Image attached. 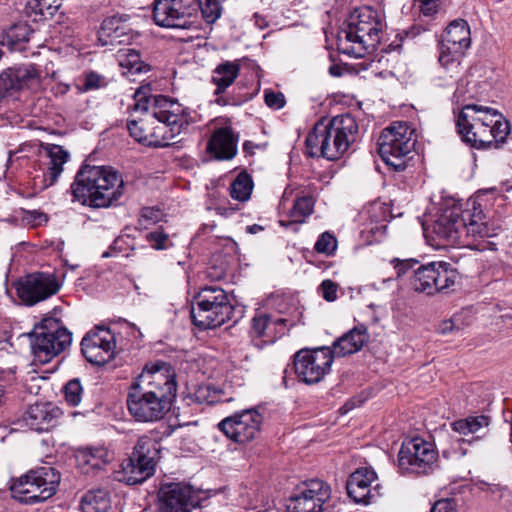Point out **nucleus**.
Wrapping results in <instances>:
<instances>
[{"label":"nucleus","mask_w":512,"mask_h":512,"mask_svg":"<svg viewBox=\"0 0 512 512\" xmlns=\"http://www.w3.org/2000/svg\"><path fill=\"white\" fill-rule=\"evenodd\" d=\"M149 91L148 86H142L134 93L133 110L145 115L131 120L127 128L137 142L145 146L165 147L176 136L186 133L194 119L178 101L163 95L148 96Z\"/></svg>","instance_id":"obj_1"},{"label":"nucleus","mask_w":512,"mask_h":512,"mask_svg":"<svg viewBox=\"0 0 512 512\" xmlns=\"http://www.w3.org/2000/svg\"><path fill=\"white\" fill-rule=\"evenodd\" d=\"M480 197L469 198L464 206L458 204L441 207L432 223L434 239L438 245H458L473 250L493 249L489 239L498 234L499 227L490 224Z\"/></svg>","instance_id":"obj_2"},{"label":"nucleus","mask_w":512,"mask_h":512,"mask_svg":"<svg viewBox=\"0 0 512 512\" xmlns=\"http://www.w3.org/2000/svg\"><path fill=\"white\" fill-rule=\"evenodd\" d=\"M172 366L164 361L145 365L131 383L127 408L137 422L152 423L165 417L176 397L177 384Z\"/></svg>","instance_id":"obj_3"},{"label":"nucleus","mask_w":512,"mask_h":512,"mask_svg":"<svg viewBox=\"0 0 512 512\" xmlns=\"http://www.w3.org/2000/svg\"><path fill=\"white\" fill-rule=\"evenodd\" d=\"M455 124L462 141L479 150L500 148L511 132L510 122L502 113L477 104L463 105Z\"/></svg>","instance_id":"obj_4"},{"label":"nucleus","mask_w":512,"mask_h":512,"mask_svg":"<svg viewBox=\"0 0 512 512\" xmlns=\"http://www.w3.org/2000/svg\"><path fill=\"white\" fill-rule=\"evenodd\" d=\"M124 181L111 167L83 165L70 187L73 202L92 208H107L123 195Z\"/></svg>","instance_id":"obj_5"},{"label":"nucleus","mask_w":512,"mask_h":512,"mask_svg":"<svg viewBox=\"0 0 512 512\" xmlns=\"http://www.w3.org/2000/svg\"><path fill=\"white\" fill-rule=\"evenodd\" d=\"M358 124L351 114L337 115L329 121L317 122L306 137V151L310 157L334 161L341 158L356 142Z\"/></svg>","instance_id":"obj_6"},{"label":"nucleus","mask_w":512,"mask_h":512,"mask_svg":"<svg viewBox=\"0 0 512 512\" xmlns=\"http://www.w3.org/2000/svg\"><path fill=\"white\" fill-rule=\"evenodd\" d=\"M382 27L377 11L370 7L355 9L338 31L339 52L355 58L364 57L379 44Z\"/></svg>","instance_id":"obj_7"},{"label":"nucleus","mask_w":512,"mask_h":512,"mask_svg":"<svg viewBox=\"0 0 512 512\" xmlns=\"http://www.w3.org/2000/svg\"><path fill=\"white\" fill-rule=\"evenodd\" d=\"M221 10L219 0H155L153 19L161 27L188 29L199 12L207 23H214Z\"/></svg>","instance_id":"obj_8"},{"label":"nucleus","mask_w":512,"mask_h":512,"mask_svg":"<svg viewBox=\"0 0 512 512\" xmlns=\"http://www.w3.org/2000/svg\"><path fill=\"white\" fill-rule=\"evenodd\" d=\"M27 153L37 156L34 161L35 175L32 177L33 187L36 190L43 191L54 185L61 173L63 166L69 159V153L62 146L56 144H23L16 151H9L7 166H11L15 161L28 157Z\"/></svg>","instance_id":"obj_9"},{"label":"nucleus","mask_w":512,"mask_h":512,"mask_svg":"<svg viewBox=\"0 0 512 512\" xmlns=\"http://www.w3.org/2000/svg\"><path fill=\"white\" fill-rule=\"evenodd\" d=\"M60 480V473L55 468L38 467L12 480L11 496L25 505L44 503L56 494Z\"/></svg>","instance_id":"obj_10"},{"label":"nucleus","mask_w":512,"mask_h":512,"mask_svg":"<svg viewBox=\"0 0 512 512\" xmlns=\"http://www.w3.org/2000/svg\"><path fill=\"white\" fill-rule=\"evenodd\" d=\"M234 307L227 293L218 286H206L195 296L191 318L200 329H214L232 319Z\"/></svg>","instance_id":"obj_11"},{"label":"nucleus","mask_w":512,"mask_h":512,"mask_svg":"<svg viewBox=\"0 0 512 512\" xmlns=\"http://www.w3.org/2000/svg\"><path fill=\"white\" fill-rule=\"evenodd\" d=\"M72 341L71 333L55 318H45L30 334L34 363L46 364L66 350Z\"/></svg>","instance_id":"obj_12"},{"label":"nucleus","mask_w":512,"mask_h":512,"mask_svg":"<svg viewBox=\"0 0 512 512\" xmlns=\"http://www.w3.org/2000/svg\"><path fill=\"white\" fill-rule=\"evenodd\" d=\"M416 143L414 130L407 122H394L385 128L378 139V152L382 160L395 171L407 167V155Z\"/></svg>","instance_id":"obj_13"},{"label":"nucleus","mask_w":512,"mask_h":512,"mask_svg":"<svg viewBox=\"0 0 512 512\" xmlns=\"http://www.w3.org/2000/svg\"><path fill=\"white\" fill-rule=\"evenodd\" d=\"M459 274L449 263L438 261L419 265L410 276L411 288L420 293L434 295L453 290Z\"/></svg>","instance_id":"obj_14"},{"label":"nucleus","mask_w":512,"mask_h":512,"mask_svg":"<svg viewBox=\"0 0 512 512\" xmlns=\"http://www.w3.org/2000/svg\"><path fill=\"white\" fill-rule=\"evenodd\" d=\"M437 459L433 444L415 437L403 442L398 453V467L402 473L426 475L435 469Z\"/></svg>","instance_id":"obj_15"},{"label":"nucleus","mask_w":512,"mask_h":512,"mask_svg":"<svg viewBox=\"0 0 512 512\" xmlns=\"http://www.w3.org/2000/svg\"><path fill=\"white\" fill-rule=\"evenodd\" d=\"M159 453L157 443L148 436L140 437L132 455L123 464L125 480L129 485L142 483L155 471Z\"/></svg>","instance_id":"obj_16"},{"label":"nucleus","mask_w":512,"mask_h":512,"mask_svg":"<svg viewBox=\"0 0 512 512\" xmlns=\"http://www.w3.org/2000/svg\"><path fill=\"white\" fill-rule=\"evenodd\" d=\"M333 353L329 347L298 351L294 356L297 378L306 384H316L330 372Z\"/></svg>","instance_id":"obj_17"},{"label":"nucleus","mask_w":512,"mask_h":512,"mask_svg":"<svg viewBox=\"0 0 512 512\" xmlns=\"http://www.w3.org/2000/svg\"><path fill=\"white\" fill-rule=\"evenodd\" d=\"M62 280L56 273L35 272L19 280L16 290L19 298L32 306L56 295L62 287Z\"/></svg>","instance_id":"obj_18"},{"label":"nucleus","mask_w":512,"mask_h":512,"mask_svg":"<svg viewBox=\"0 0 512 512\" xmlns=\"http://www.w3.org/2000/svg\"><path fill=\"white\" fill-rule=\"evenodd\" d=\"M262 423L263 416L256 409H246L224 418L218 428L230 440L245 444L260 434Z\"/></svg>","instance_id":"obj_19"},{"label":"nucleus","mask_w":512,"mask_h":512,"mask_svg":"<svg viewBox=\"0 0 512 512\" xmlns=\"http://www.w3.org/2000/svg\"><path fill=\"white\" fill-rule=\"evenodd\" d=\"M199 505V497L190 485L169 483L160 488V512H192Z\"/></svg>","instance_id":"obj_20"},{"label":"nucleus","mask_w":512,"mask_h":512,"mask_svg":"<svg viewBox=\"0 0 512 512\" xmlns=\"http://www.w3.org/2000/svg\"><path fill=\"white\" fill-rule=\"evenodd\" d=\"M347 493L356 503L370 504L382 495L374 470L361 467L353 472L347 481Z\"/></svg>","instance_id":"obj_21"},{"label":"nucleus","mask_w":512,"mask_h":512,"mask_svg":"<svg viewBox=\"0 0 512 512\" xmlns=\"http://www.w3.org/2000/svg\"><path fill=\"white\" fill-rule=\"evenodd\" d=\"M330 494V487L322 480H310L300 494L290 498L287 512H322Z\"/></svg>","instance_id":"obj_22"},{"label":"nucleus","mask_w":512,"mask_h":512,"mask_svg":"<svg viewBox=\"0 0 512 512\" xmlns=\"http://www.w3.org/2000/svg\"><path fill=\"white\" fill-rule=\"evenodd\" d=\"M40 72L33 64L7 68L0 74V98L35 87L39 84Z\"/></svg>","instance_id":"obj_23"},{"label":"nucleus","mask_w":512,"mask_h":512,"mask_svg":"<svg viewBox=\"0 0 512 512\" xmlns=\"http://www.w3.org/2000/svg\"><path fill=\"white\" fill-rule=\"evenodd\" d=\"M114 335L109 329L98 328L87 333L81 341V351L92 364L104 365L113 356Z\"/></svg>","instance_id":"obj_24"},{"label":"nucleus","mask_w":512,"mask_h":512,"mask_svg":"<svg viewBox=\"0 0 512 512\" xmlns=\"http://www.w3.org/2000/svg\"><path fill=\"white\" fill-rule=\"evenodd\" d=\"M61 414V410L52 403H36L23 414L22 422L30 430L48 431L57 424Z\"/></svg>","instance_id":"obj_25"},{"label":"nucleus","mask_w":512,"mask_h":512,"mask_svg":"<svg viewBox=\"0 0 512 512\" xmlns=\"http://www.w3.org/2000/svg\"><path fill=\"white\" fill-rule=\"evenodd\" d=\"M238 136L231 127L216 129L211 135L207 150L217 160H230L237 154Z\"/></svg>","instance_id":"obj_26"},{"label":"nucleus","mask_w":512,"mask_h":512,"mask_svg":"<svg viewBox=\"0 0 512 512\" xmlns=\"http://www.w3.org/2000/svg\"><path fill=\"white\" fill-rule=\"evenodd\" d=\"M113 458V453L104 446L83 447L76 451L77 465L86 474L102 470Z\"/></svg>","instance_id":"obj_27"},{"label":"nucleus","mask_w":512,"mask_h":512,"mask_svg":"<svg viewBox=\"0 0 512 512\" xmlns=\"http://www.w3.org/2000/svg\"><path fill=\"white\" fill-rule=\"evenodd\" d=\"M369 334L364 325H358L333 342L331 352L334 357H345L362 349L368 342Z\"/></svg>","instance_id":"obj_28"},{"label":"nucleus","mask_w":512,"mask_h":512,"mask_svg":"<svg viewBox=\"0 0 512 512\" xmlns=\"http://www.w3.org/2000/svg\"><path fill=\"white\" fill-rule=\"evenodd\" d=\"M240 72V65L237 62L225 61L219 64L212 74V83L216 85L215 95L219 96L230 87Z\"/></svg>","instance_id":"obj_29"},{"label":"nucleus","mask_w":512,"mask_h":512,"mask_svg":"<svg viewBox=\"0 0 512 512\" xmlns=\"http://www.w3.org/2000/svg\"><path fill=\"white\" fill-rule=\"evenodd\" d=\"M441 40L468 49L471 44V33L467 21L464 19L451 21L443 32Z\"/></svg>","instance_id":"obj_30"},{"label":"nucleus","mask_w":512,"mask_h":512,"mask_svg":"<svg viewBox=\"0 0 512 512\" xmlns=\"http://www.w3.org/2000/svg\"><path fill=\"white\" fill-rule=\"evenodd\" d=\"M489 424L490 418L488 416L476 415L454 421L451 423V427L453 431L461 435L482 433L476 437V439H479L484 436L488 430Z\"/></svg>","instance_id":"obj_31"},{"label":"nucleus","mask_w":512,"mask_h":512,"mask_svg":"<svg viewBox=\"0 0 512 512\" xmlns=\"http://www.w3.org/2000/svg\"><path fill=\"white\" fill-rule=\"evenodd\" d=\"M466 50L462 46L452 45V43L441 40L438 61L447 71L457 72Z\"/></svg>","instance_id":"obj_32"},{"label":"nucleus","mask_w":512,"mask_h":512,"mask_svg":"<svg viewBox=\"0 0 512 512\" xmlns=\"http://www.w3.org/2000/svg\"><path fill=\"white\" fill-rule=\"evenodd\" d=\"M33 32L30 25L25 22H18L6 31L3 42L10 50L20 52L25 49V45Z\"/></svg>","instance_id":"obj_33"},{"label":"nucleus","mask_w":512,"mask_h":512,"mask_svg":"<svg viewBox=\"0 0 512 512\" xmlns=\"http://www.w3.org/2000/svg\"><path fill=\"white\" fill-rule=\"evenodd\" d=\"M82 507L85 512H107L110 508L109 495L103 489L88 491L82 497Z\"/></svg>","instance_id":"obj_34"},{"label":"nucleus","mask_w":512,"mask_h":512,"mask_svg":"<svg viewBox=\"0 0 512 512\" xmlns=\"http://www.w3.org/2000/svg\"><path fill=\"white\" fill-rule=\"evenodd\" d=\"M252 190L253 181L247 172H240L230 184V196L240 202L249 200Z\"/></svg>","instance_id":"obj_35"},{"label":"nucleus","mask_w":512,"mask_h":512,"mask_svg":"<svg viewBox=\"0 0 512 512\" xmlns=\"http://www.w3.org/2000/svg\"><path fill=\"white\" fill-rule=\"evenodd\" d=\"M314 203V199L311 196L298 197L290 210L289 215L291 221L295 223H303L305 219L312 214Z\"/></svg>","instance_id":"obj_36"},{"label":"nucleus","mask_w":512,"mask_h":512,"mask_svg":"<svg viewBox=\"0 0 512 512\" xmlns=\"http://www.w3.org/2000/svg\"><path fill=\"white\" fill-rule=\"evenodd\" d=\"M123 32L120 30V21L116 17L106 18L100 27L99 37L106 43L120 42L119 38Z\"/></svg>","instance_id":"obj_37"},{"label":"nucleus","mask_w":512,"mask_h":512,"mask_svg":"<svg viewBox=\"0 0 512 512\" xmlns=\"http://www.w3.org/2000/svg\"><path fill=\"white\" fill-rule=\"evenodd\" d=\"M58 0H28L26 8L31 13L41 16H52L60 8Z\"/></svg>","instance_id":"obj_38"},{"label":"nucleus","mask_w":512,"mask_h":512,"mask_svg":"<svg viewBox=\"0 0 512 512\" xmlns=\"http://www.w3.org/2000/svg\"><path fill=\"white\" fill-rule=\"evenodd\" d=\"M475 86L476 83L474 81H470L467 78L461 79L457 84L456 90L454 91L452 97L453 101L460 104L467 100L474 99L477 96L474 90Z\"/></svg>","instance_id":"obj_39"},{"label":"nucleus","mask_w":512,"mask_h":512,"mask_svg":"<svg viewBox=\"0 0 512 512\" xmlns=\"http://www.w3.org/2000/svg\"><path fill=\"white\" fill-rule=\"evenodd\" d=\"M188 397L196 404H213L217 401L215 391H212L209 385L201 384L189 392Z\"/></svg>","instance_id":"obj_40"},{"label":"nucleus","mask_w":512,"mask_h":512,"mask_svg":"<svg viewBox=\"0 0 512 512\" xmlns=\"http://www.w3.org/2000/svg\"><path fill=\"white\" fill-rule=\"evenodd\" d=\"M287 329V320L281 317L270 316L267 324L264 338L267 342H274L277 338L283 336Z\"/></svg>","instance_id":"obj_41"},{"label":"nucleus","mask_w":512,"mask_h":512,"mask_svg":"<svg viewBox=\"0 0 512 512\" xmlns=\"http://www.w3.org/2000/svg\"><path fill=\"white\" fill-rule=\"evenodd\" d=\"M337 248V239L334 235L329 232L322 233L317 239L314 249L318 253L325 254L327 256L332 255Z\"/></svg>","instance_id":"obj_42"},{"label":"nucleus","mask_w":512,"mask_h":512,"mask_svg":"<svg viewBox=\"0 0 512 512\" xmlns=\"http://www.w3.org/2000/svg\"><path fill=\"white\" fill-rule=\"evenodd\" d=\"M83 388L78 379L70 380L64 386L65 400L70 406H77L81 402Z\"/></svg>","instance_id":"obj_43"},{"label":"nucleus","mask_w":512,"mask_h":512,"mask_svg":"<svg viewBox=\"0 0 512 512\" xmlns=\"http://www.w3.org/2000/svg\"><path fill=\"white\" fill-rule=\"evenodd\" d=\"M270 316L271 315L261 313L259 315H256L252 319V325H251V331H250L252 336L258 337V338L264 337Z\"/></svg>","instance_id":"obj_44"},{"label":"nucleus","mask_w":512,"mask_h":512,"mask_svg":"<svg viewBox=\"0 0 512 512\" xmlns=\"http://www.w3.org/2000/svg\"><path fill=\"white\" fill-rule=\"evenodd\" d=\"M391 264L393 265L394 269L396 270L397 277H402L409 273V271L414 272V269H416L417 265L419 264L417 260L415 259H405V260H399L397 258H394L391 260Z\"/></svg>","instance_id":"obj_45"},{"label":"nucleus","mask_w":512,"mask_h":512,"mask_svg":"<svg viewBox=\"0 0 512 512\" xmlns=\"http://www.w3.org/2000/svg\"><path fill=\"white\" fill-rule=\"evenodd\" d=\"M146 238L151 246L156 250H164L168 247L167 243L169 242V236L163 231L150 232L147 234Z\"/></svg>","instance_id":"obj_46"},{"label":"nucleus","mask_w":512,"mask_h":512,"mask_svg":"<svg viewBox=\"0 0 512 512\" xmlns=\"http://www.w3.org/2000/svg\"><path fill=\"white\" fill-rule=\"evenodd\" d=\"M440 0H415L414 6L418 7L424 16H434L438 13Z\"/></svg>","instance_id":"obj_47"},{"label":"nucleus","mask_w":512,"mask_h":512,"mask_svg":"<svg viewBox=\"0 0 512 512\" xmlns=\"http://www.w3.org/2000/svg\"><path fill=\"white\" fill-rule=\"evenodd\" d=\"M319 291L326 301L332 302L337 299L338 285L332 280L326 279L320 284Z\"/></svg>","instance_id":"obj_48"},{"label":"nucleus","mask_w":512,"mask_h":512,"mask_svg":"<svg viewBox=\"0 0 512 512\" xmlns=\"http://www.w3.org/2000/svg\"><path fill=\"white\" fill-rule=\"evenodd\" d=\"M264 100L268 107L272 109H281L285 105V97L281 92L266 90L264 92Z\"/></svg>","instance_id":"obj_49"},{"label":"nucleus","mask_w":512,"mask_h":512,"mask_svg":"<svg viewBox=\"0 0 512 512\" xmlns=\"http://www.w3.org/2000/svg\"><path fill=\"white\" fill-rule=\"evenodd\" d=\"M431 512H457L456 503L453 499L444 498L435 502Z\"/></svg>","instance_id":"obj_50"},{"label":"nucleus","mask_w":512,"mask_h":512,"mask_svg":"<svg viewBox=\"0 0 512 512\" xmlns=\"http://www.w3.org/2000/svg\"><path fill=\"white\" fill-rule=\"evenodd\" d=\"M104 83L105 79L101 75L90 72L86 75L84 86L87 90L97 89L102 87Z\"/></svg>","instance_id":"obj_51"},{"label":"nucleus","mask_w":512,"mask_h":512,"mask_svg":"<svg viewBox=\"0 0 512 512\" xmlns=\"http://www.w3.org/2000/svg\"><path fill=\"white\" fill-rule=\"evenodd\" d=\"M126 65L130 67L131 71L137 73H141L146 67L142 62H139V54L135 51L128 54V63Z\"/></svg>","instance_id":"obj_52"},{"label":"nucleus","mask_w":512,"mask_h":512,"mask_svg":"<svg viewBox=\"0 0 512 512\" xmlns=\"http://www.w3.org/2000/svg\"><path fill=\"white\" fill-rule=\"evenodd\" d=\"M458 321H459V316H457V315L454 316L453 318H451L450 320L444 321L440 325L441 332L446 334L449 332H453L454 330H459L460 327L457 325Z\"/></svg>","instance_id":"obj_53"},{"label":"nucleus","mask_w":512,"mask_h":512,"mask_svg":"<svg viewBox=\"0 0 512 512\" xmlns=\"http://www.w3.org/2000/svg\"><path fill=\"white\" fill-rule=\"evenodd\" d=\"M160 210L151 207H145L141 211V217L151 222H157L160 218Z\"/></svg>","instance_id":"obj_54"},{"label":"nucleus","mask_w":512,"mask_h":512,"mask_svg":"<svg viewBox=\"0 0 512 512\" xmlns=\"http://www.w3.org/2000/svg\"><path fill=\"white\" fill-rule=\"evenodd\" d=\"M237 209H238L237 207H232V206H230V207L218 206L216 208L218 214L226 216V217L233 214Z\"/></svg>","instance_id":"obj_55"},{"label":"nucleus","mask_w":512,"mask_h":512,"mask_svg":"<svg viewBox=\"0 0 512 512\" xmlns=\"http://www.w3.org/2000/svg\"><path fill=\"white\" fill-rule=\"evenodd\" d=\"M254 19H255V25L257 27H259L260 29H264L268 26V21L264 17L260 16L259 14L256 13L254 15Z\"/></svg>","instance_id":"obj_56"},{"label":"nucleus","mask_w":512,"mask_h":512,"mask_svg":"<svg viewBox=\"0 0 512 512\" xmlns=\"http://www.w3.org/2000/svg\"><path fill=\"white\" fill-rule=\"evenodd\" d=\"M247 232H249L250 234H256L258 233L259 231H262L263 230V227L258 225V224H253V225H250V226H247L246 228Z\"/></svg>","instance_id":"obj_57"},{"label":"nucleus","mask_w":512,"mask_h":512,"mask_svg":"<svg viewBox=\"0 0 512 512\" xmlns=\"http://www.w3.org/2000/svg\"><path fill=\"white\" fill-rule=\"evenodd\" d=\"M255 148V145L251 141H245L243 144V150L247 153H252V150Z\"/></svg>","instance_id":"obj_58"},{"label":"nucleus","mask_w":512,"mask_h":512,"mask_svg":"<svg viewBox=\"0 0 512 512\" xmlns=\"http://www.w3.org/2000/svg\"><path fill=\"white\" fill-rule=\"evenodd\" d=\"M245 101H247V98L242 99V100H241V101H239V102L230 101V100H222V99H220V98H218V100H217V102H218V103H223L224 105H228V104H240V103H243V102H245Z\"/></svg>","instance_id":"obj_59"},{"label":"nucleus","mask_w":512,"mask_h":512,"mask_svg":"<svg viewBox=\"0 0 512 512\" xmlns=\"http://www.w3.org/2000/svg\"><path fill=\"white\" fill-rule=\"evenodd\" d=\"M331 75L333 76H339L340 75V68L338 66H331L329 69Z\"/></svg>","instance_id":"obj_60"},{"label":"nucleus","mask_w":512,"mask_h":512,"mask_svg":"<svg viewBox=\"0 0 512 512\" xmlns=\"http://www.w3.org/2000/svg\"><path fill=\"white\" fill-rule=\"evenodd\" d=\"M109 256H110L109 252H104L103 253V257H109Z\"/></svg>","instance_id":"obj_61"}]
</instances>
